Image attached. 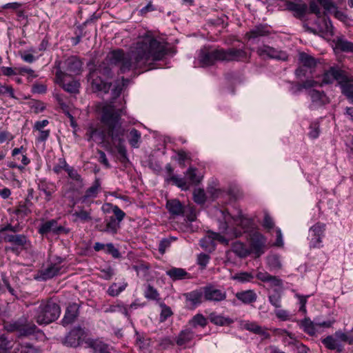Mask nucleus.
<instances>
[{
	"label": "nucleus",
	"mask_w": 353,
	"mask_h": 353,
	"mask_svg": "<svg viewBox=\"0 0 353 353\" xmlns=\"http://www.w3.org/2000/svg\"><path fill=\"white\" fill-rule=\"evenodd\" d=\"M232 250L241 258H245L250 254V251L246 245L239 241H235L232 243Z\"/></svg>",
	"instance_id": "obj_38"
},
{
	"label": "nucleus",
	"mask_w": 353,
	"mask_h": 353,
	"mask_svg": "<svg viewBox=\"0 0 353 353\" xmlns=\"http://www.w3.org/2000/svg\"><path fill=\"white\" fill-rule=\"evenodd\" d=\"M321 5L326 11L331 12L332 9H336V4L332 0H311L309 3V12L321 17Z\"/></svg>",
	"instance_id": "obj_16"
},
{
	"label": "nucleus",
	"mask_w": 353,
	"mask_h": 353,
	"mask_svg": "<svg viewBox=\"0 0 353 353\" xmlns=\"http://www.w3.org/2000/svg\"><path fill=\"white\" fill-rule=\"evenodd\" d=\"M286 10L294 12V16L301 19L305 17L308 10L306 3H297L290 1H285Z\"/></svg>",
	"instance_id": "obj_22"
},
{
	"label": "nucleus",
	"mask_w": 353,
	"mask_h": 353,
	"mask_svg": "<svg viewBox=\"0 0 353 353\" xmlns=\"http://www.w3.org/2000/svg\"><path fill=\"white\" fill-rule=\"evenodd\" d=\"M234 279L241 283L249 282L254 279V276L249 272H243L236 274L234 276Z\"/></svg>",
	"instance_id": "obj_64"
},
{
	"label": "nucleus",
	"mask_w": 353,
	"mask_h": 353,
	"mask_svg": "<svg viewBox=\"0 0 353 353\" xmlns=\"http://www.w3.org/2000/svg\"><path fill=\"white\" fill-rule=\"evenodd\" d=\"M204 301L211 302H221L226 299L227 293L224 289L217 288L213 285L203 287Z\"/></svg>",
	"instance_id": "obj_12"
},
{
	"label": "nucleus",
	"mask_w": 353,
	"mask_h": 353,
	"mask_svg": "<svg viewBox=\"0 0 353 353\" xmlns=\"http://www.w3.org/2000/svg\"><path fill=\"white\" fill-rule=\"evenodd\" d=\"M315 325L316 324L308 317H305L301 321V327L303 328V331L311 336L316 334Z\"/></svg>",
	"instance_id": "obj_45"
},
{
	"label": "nucleus",
	"mask_w": 353,
	"mask_h": 353,
	"mask_svg": "<svg viewBox=\"0 0 353 353\" xmlns=\"http://www.w3.org/2000/svg\"><path fill=\"white\" fill-rule=\"evenodd\" d=\"M208 319L212 323L219 326L229 325L233 323V320L230 317L224 316L215 312H211Z\"/></svg>",
	"instance_id": "obj_35"
},
{
	"label": "nucleus",
	"mask_w": 353,
	"mask_h": 353,
	"mask_svg": "<svg viewBox=\"0 0 353 353\" xmlns=\"http://www.w3.org/2000/svg\"><path fill=\"white\" fill-rule=\"evenodd\" d=\"M246 329L254 334H259L265 339L270 338V334L257 323H249L245 326Z\"/></svg>",
	"instance_id": "obj_46"
},
{
	"label": "nucleus",
	"mask_w": 353,
	"mask_h": 353,
	"mask_svg": "<svg viewBox=\"0 0 353 353\" xmlns=\"http://www.w3.org/2000/svg\"><path fill=\"white\" fill-rule=\"evenodd\" d=\"M12 353H41V352L30 343H18L14 347Z\"/></svg>",
	"instance_id": "obj_39"
},
{
	"label": "nucleus",
	"mask_w": 353,
	"mask_h": 353,
	"mask_svg": "<svg viewBox=\"0 0 353 353\" xmlns=\"http://www.w3.org/2000/svg\"><path fill=\"white\" fill-rule=\"evenodd\" d=\"M174 52L167 43L146 33L131 47L130 52L125 53L122 49L113 50L108 54L105 60L110 65L118 67L119 73L124 74L130 70L147 71L152 68L154 62Z\"/></svg>",
	"instance_id": "obj_1"
},
{
	"label": "nucleus",
	"mask_w": 353,
	"mask_h": 353,
	"mask_svg": "<svg viewBox=\"0 0 353 353\" xmlns=\"http://www.w3.org/2000/svg\"><path fill=\"white\" fill-rule=\"evenodd\" d=\"M250 251L255 257H259L265 252L266 239L263 235L258 232H254L250 234Z\"/></svg>",
	"instance_id": "obj_10"
},
{
	"label": "nucleus",
	"mask_w": 353,
	"mask_h": 353,
	"mask_svg": "<svg viewBox=\"0 0 353 353\" xmlns=\"http://www.w3.org/2000/svg\"><path fill=\"white\" fill-rule=\"evenodd\" d=\"M199 65L202 67L212 65L216 61H222L221 48L212 49L203 47L198 55Z\"/></svg>",
	"instance_id": "obj_7"
},
{
	"label": "nucleus",
	"mask_w": 353,
	"mask_h": 353,
	"mask_svg": "<svg viewBox=\"0 0 353 353\" xmlns=\"http://www.w3.org/2000/svg\"><path fill=\"white\" fill-rule=\"evenodd\" d=\"M223 219L226 225V228L233 221L234 223L237 226H240L243 230V232H248L254 228V221L252 219L245 217L242 214L241 211L239 212L237 215H231L228 210H221Z\"/></svg>",
	"instance_id": "obj_6"
},
{
	"label": "nucleus",
	"mask_w": 353,
	"mask_h": 353,
	"mask_svg": "<svg viewBox=\"0 0 353 353\" xmlns=\"http://www.w3.org/2000/svg\"><path fill=\"white\" fill-rule=\"evenodd\" d=\"M128 140L131 147L138 148L141 142V134L135 128H132L128 135Z\"/></svg>",
	"instance_id": "obj_41"
},
{
	"label": "nucleus",
	"mask_w": 353,
	"mask_h": 353,
	"mask_svg": "<svg viewBox=\"0 0 353 353\" xmlns=\"http://www.w3.org/2000/svg\"><path fill=\"white\" fill-rule=\"evenodd\" d=\"M88 80L91 81L92 88L95 91L108 92L110 84L103 81L97 74V70L91 71L88 74Z\"/></svg>",
	"instance_id": "obj_19"
},
{
	"label": "nucleus",
	"mask_w": 353,
	"mask_h": 353,
	"mask_svg": "<svg viewBox=\"0 0 353 353\" xmlns=\"http://www.w3.org/2000/svg\"><path fill=\"white\" fill-rule=\"evenodd\" d=\"M217 241L222 243H228L226 239L219 233L210 232L208 235L200 241V245L208 248L210 245H214V241Z\"/></svg>",
	"instance_id": "obj_26"
},
{
	"label": "nucleus",
	"mask_w": 353,
	"mask_h": 353,
	"mask_svg": "<svg viewBox=\"0 0 353 353\" xmlns=\"http://www.w3.org/2000/svg\"><path fill=\"white\" fill-rule=\"evenodd\" d=\"M128 82V79L122 77L121 83H119L117 85H115L114 88L112 90V95L114 96V97H117L120 95L123 90V87L126 85Z\"/></svg>",
	"instance_id": "obj_59"
},
{
	"label": "nucleus",
	"mask_w": 353,
	"mask_h": 353,
	"mask_svg": "<svg viewBox=\"0 0 353 353\" xmlns=\"http://www.w3.org/2000/svg\"><path fill=\"white\" fill-rule=\"evenodd\" d=\"M256 276L259 280L268 283L270 287L282 288V280L276 276H272L268 272H259Z\"/></svg>",
	"instance_id": "obj_32"
},
{
	"label": "nucleus",
	"mask_w": 353,
	"mask_h": 353,
	"mask_svg": "<svg viewBox=\"0 0 353 353\" xmlns=\"http://www.w3.org/2000/svg\"><path fill=\"white\" fill-rule=\"evenodd\" d=\"M12 347V342L4 334L0 336V353H6Z\"/></svg>",
	"instance_id": "obj_53"
},
{
	"label": "nucleus",
	"mask_w": 353,
	"mask_h": 353,
	"mask_svg": "<svg viewBox=\"0 0 353 353\" xmlns=\"http://www.w3.org/2000/svg\"><path fill=\"white\" fill-rule=\"evenodd\" d=\"M56 78L63 89L70 94H78L79 92L80 83L74 80L71 74L58 70L56 72Z\"/></svg>",
	"instance_id": "obj_8"
},
{
	"label": "nucleus",
	"mask_w": 353,
	"mask_h": 353,
	"mask_svg": "<svg viewBox=\"0 0 353 353\" xmlns=\"http://www.w3.org/2000/svg\"><path fill=\"white\" fill-rule=\"evenodd\" d=\"M217 241L222 243H228L226 239L219 233L210 232L208 235L200 241V245L208 248L210 245H214V241Z\"/></svg>",
	"instance_id": "obj_27"
},
{
	"label": "nucleus",
	"mask_w": 353,
	"mask_h": 353,
	"mask_svg": "<svg viewBox=\"0 0 353 353\" xmlns=\"http://www.w3.org/2000/svg\"><path fill=\"white\" fill-rule=\"evenodd\" d=\"M183 296L191 306L195 307L203 303L204 300V293L203 288L199 290H195L190 292L183 294Z\"/></svg>",
	"instance_id": "obj_24"
},
{
	"label": "nucleus",
	"mask_w": 353,
	"mask_h": 353,
	"mask_svg": "<svg viewBox=\"0 0 353 353\" xmlns=\"http://www.w3.org/2000/svg\"><path fill=\"white\" fill-rule=\"evenodd\" d=\"M207 324V319L201 314H197L194 315L188 321V325L192 328H196L197 327H205Z\"/></svg>",
	"instance_id": "obj_43"
},
{
	"label": "nucleus",
	"mask_w": 353,
	"mask_h": 353,
	"mask_svg": "<svg viewBox=\"0 0 353 353\" xmlns=\"http://www.w3.org/2000/svg\"><path fill=\"white\" fill-rule=\"evenodd\" d=\"M340 334H345L344 332L339 330L336 331L333 335H329L321 340V343L324 346L330 350H335L337 352H342L344 350V346L341 342L347 343V340H343L339 337Z\"/></svg>",
	"instance_id": "obj_14"
},
{
	"label": "nucleus",
	"mask_w": 353,
	"mask_h": 353,
	"mask_svg": "<svg viewBox=\"0 0 353 353\" xmlns=\"http://www.w3.org/2000/svg\"><path fill=\"white\" fill-rule=\"evenodd\" d=\"M194 337V332L191 328H185L180 332L176 337V343L182 346L190 342Z\"/></svg>",
	"instance_id": "obj_36"
},
{
	"label": "nucleus",
	"mask_w": 353,
	"mask_h": 353,
	"mask_svg": "<svg viewBox=\"0 0 353 353\" xmlns=\"http://www.w3.org/2000/svg\"><path fill=\"white\" fill-rule=\"evenodd\" d=\"M299 59L301 63L308 69L314 68L316 65V59L305 52H301Z\"/></svg>",
	"instance_id": "obj_42"
},
{
	"label": "nucleus",
	"mask_w": 353,
	"mask_h": 353,
	"mask_svg": "<svg viewBox=\"0 0 353 353\" xmlns=\"http://www.w3.org/2000/svg\"><path fill=\"white\" fill-rule=\"evenodd\" d=\"M49 123L47 119L37 121L34 123V129L39 132V136L38 137L39 141H45L50 135V130H44L43 128Z\"/></svg>",
	"instance_id": "obj_37"
},
{
	"label": "nucleus",
	"mask_w": 353,
	"mask_h": 353,
	"mask_svg": "<svg viewBox=\"0 0 353 353\" xmlns=\"http://www.w3.org/2000/svg\"><path fill=\"white\" fill-rule=\"evenodd\" d=\"M68 164L64 159H59V163L53 167V172L57 174H60L63 170L66 172Z\"/></svg>",
	"instance_id": "obj_61"
},
{
	"label": "nucleus",
	"mask_w": 353,
	"mask_h": 353,
	"mask_svg": "<svg viewBox=\"0 0 353 353\" xmlns=\"http://www.w3.org/2000/svg\"><path fill=\"white\" fill-rule=\"evenodd\" d=\"M73 216H76L81 221L84 223L91 221L92 219L90 214V210L87 211L83 209H80L79 210L76 211L73 214Z\"/></svg>",
	"instance_id": "obj_51"
},
{
	"label": "nucleus",
	"mask_w": 353,
	"mask_h": 353,
	"mask_svg": "<svg viewBox=\"0 0 353 353\" xmlns=\"http://www.w3.org/2000/svg\"><path fill=\"white\" fill-rule=\"evenodd\" d=\"M30 161L26 154L21 155V163L22 165H18L14 161H9L7 165L10 168H18L23 170L24 167L30 163Z\"/></svg>",
	"instance_id": "obj_56"
},
{
	"label": "nucleus",
	"mask_w": 353,
	"mask_h": 353,
	"mask_svg": "<svg viewBox=\"0 0 353 353\" xmlns=\"http://www.w3.org/2000/svg\"><path fill=\"white\" fill-rule=\"evenodd\" d=\"M112 208L114 215L105 216L101 224L96 225V228L101 232L115 235L121 229V223L125 216V213L117 205H107Z\"/></svg>",
	"instance_id": "obj_4"
},
{
	"label": "nucleus",
	"mask_w": 353,
	"mask_h": 353,
	"mask_svg": "<svg viewBox=\"0 0 353 353\" xmlns=\"http://www.w3.org/2000/svg\"><path fill=\"white\" fill-rule=\"evenodd\" d=\"M173 345L174 343L169 337L161 338L159 340L158 346L161 350H167Z\"/></svg>",
	"instance_id": "obj_60"
},
{
	"label": "nucleus",
	"mask_w": 353,
	"mask_h": 353,
	"mask_svg": "<svg viewBox=\"0 0 353 353\" xmlns=\"http://www.w3.org/2000/svg\"><path fill=\"white\" fill-rule=\"evenodd\" d=\"M185 174L192 183L198 184L200 183L201 179L197 176L196 168L190 167Z\"/></svg>",
	"instance_id": "obj_54"
},
{
	"label": "nucleus",
	"mask_w": 353,
	"mask_h": 353,
	"mask_svg": "<svg viewBox=\"0 0 353 353\" xmlns=\"http://www.w3.org/2000/svg\"><path fill=\"white\" fill-rule=\"evenodd\" d=\"M57 260V262L51 263L47 268L41 272V276L44 280L52 279L61 273L62 268L61 263L63 260L61 258H58Z\"/></svg>",
	"instance_id": "obj_30"
},
{
	"label": "nucleus",
	"mask_w": 353,
	"mask_h": 353,
	"mask_svg": "<svg viewBox=\"0 0 353 353\" xmlns=\"http://www.w3.org/2000/svg\"><path fill=\"white\" fill-rule=\"evenodd\" d=\"M38 189L45 194L46 201H50L52 197V194L57 191V186L54 183L48 181L43 179L39 180Z\"/></svg>",
	"instance_id": "obj_29"
},
{
	"label": "nucleus",
	"mask_w": 353,
	"mask_h": 353,
	"mask_svg": "<svg viewBox=\"0 0 353 353\" xmlns=\"http://www.w3.org/2000/svg\"><path fill=\"white\" fill-rule=\"evenodd\" d=\"M325 224L318 222L312 226L309 231L310 246L311 248L321 247V239L324 236Z\"/></svg>",
	"instance_id": "obj_13"
},
{
	"label": "nucleus",
	"mask_w": 353,
	"mask_h": 353,
	"mask_svg": "<svg viewBox=\"0 0 353 353\" xmlns=\"http://www.w3.org/2000/svg\"><path fill=\"white\" fill-rule=\"evenodd\" d=\"M307 94L310 97L312 101L310 106V109H315L330 103V99L324 92L312 89L307 92Z\"/></svg>",
	"instance_id": "obj_18"
},
{
	"label": "nucleus",
	"mask_w": 353,
	"mask_h": 353,
	"mask_svg": "<svg viewBox=\"0 0 353 353\" xmlns=\"http://www.w3.org/2000/svg\"><path fill=\"white\" fill-rule=\"evenodd\" d=\"M159 294L157 290L152 285H148L146 291L145 292V296L151 300H157L159 298Z\"/></svg>",
	"instance_id": "obj_63"
},
{
	"label": "nucleus",
	"mask_w": 353,
	"mask_h": 353,
	"mask_svg": "<svg viewBox=\"0 0 353 353\" xmlns=\"http://www.w3.org/2000/svg\"><path fill=\"white\" fill-rule=\"evenodd\" d=\"M105 252L112 255L114 259H119L121 257V253L119 252V250L116 248L114 244L112 243H106V249Z\"/></svg>",
	"instance_id": "obj_58"
},
{
	"label": "nucleus",
	"mask_w": 353,
	"mask_h": 353,
	"mask_svg": "<svg viewBox=\"0 0 353 353\" xmlns=\"http://www.w3.org/2000/svg\"><path fill=\"white\" fill-rule=\"evenodd\" d=\"M235 297L243 304L250 305L256 302L257 294L253 290H247L236 292Z\"/></svg>",
	"instance_id": "obj_31"
},
{
	"label": "nucleus",
	"mask_w": 353,
	"mask_h": 353,
	"mask_svg": "<svg viewBox=\"0 0 353 353\" xmlns=\"http://www.w3.org/2000/svg\"><path fill=\"white\" fill-rule=\"evenodd\" d=\"M66 71L71 74H78L81 72L82 68L81 61L75 57H70L65 61Z\"/></svg>",
	"instance_id": "obj_33"
},
{
	"label": "nucleus",
	"mask_w": 353,
	"mask_h": 353,
	"mask_svg": "<svg viewBox=\"0 0 353 353\" xmlns=\"http://www.w3.org/2000/svg\"><path fill=\"white\" fill-rule=\"evenodd\" d=\"M57 224L56 219H51L42 223L39 228V233L41 235L47 234L50 232H54Z\"/></svg>",
	"instance_id": "obj_44"
},
{
	"label": "nucleus",
	"mask_w": 353,
	"mask_h": 353,
	"mask_svg": "<svg viewBox=\"0 0 353 353\" xmlns=\"http://www.w3.org/2000/svg\"><path fill=\"white\" fill-rule=\"evenodd\" d=\"M0 95L8 96L12 99H17L14 90L11 85L0 83Z\"/></svg>",
	"instance_id": "obj_52"
},
{
	"label": "nucleus",
	"mask_w": 353,
	"mask_h": 353,
	"mask_svg": "<svg viewBox=\"0 0 353 353\" xmlns=\"http://www.w3.org/2000/svg\"><path fill=\"white\" fill-rule=\"evenodd\" d=\"M347 75V74L345 71L337 68L331 67L323 74L322 83L329 84L336 80L341 85L343 81L346 79Z\"/></svg>",
	"instance_id": "obj_15"
},
{
	"label": "nucleus",
	"mask_w": 353,
	"mask_h": 353,
	"mask_svg": "<svg viewBox=\"0 0 353 353\" xmlns=\"http://www.w3.org/2000/svg\"><path fill=\"white\" fill-rule=\"evenodd\" d=\"M222 61L226 62H246L248 61L250 55L241 48H230L228 49L221 48Z\"/></svg>",
	"instance_id": "obj_9"
},
{
	"label": "nucleus",
	"mask_w": 353,
	"mask_h": 353,
	"mask_svg": "<svg viewBox=\"0 0 353 353\" xmlns=\"http://www.w3.org/2000/svg\"><path fill=\"white\" fill-rule=\"evenodd\" d=\"M101 190L100 179L96 178L92 185L85 190V194L80 198L81 203L90 205L93 203V199L97 196Z\"/></svg>",
	"instance_id": "obj_17"
},
{
	"label": "nucleus",
	"mask_w": 353,
	"mask_h": 353,
	"mask_svg": "<svg viewBox=\"0 0 353 353\" xmlns=\"http://www.w3.org/2000/svg\"><path fill=\"white\" fill-rule=\"evenodd\" d=\"M5 242L10 243L21 249H26V245L30 244L28 237L24 234H6L3 237Z\"/></svg>",
	"instance_id": "obj_25"
},
{
	"label": "nucleus",
	"mask_w": 353,
	"mask_h": 353,
	"mask_svg": "<svg viewBox=\"0 0 353 353\" xmlns=\"http://www.w3.org/2000/svg\"><path fill=\"white\" fill-rule=\"evenodd\" d=\"M166 208L174 217L183 216L185 212V206L178 199L168 200L166 203Z\"/></svg>",
	"instance_id": "obj_28"
},
{
	"label": "nucleus",
	"mask_w": 353,
	"mask_h": 353,
	"mask_svg": "<svg viewBox=\"0 0 353 353\" xmlns=\"http://www.w3.org/2000/svg\"><path fill=\"white\" fill-rule=\"evenodd\" d=\"M336 47L337 49L345 52H353V43L343 38L337 39L336 42Z\"/></svg>",
	"instance_id": "obj_47"
},
{
	"label": "nucleus",
	"mask_w": 353,
	"mask_h": 353,
	"mask_svg": "<svg viewBox=\"0 0 353 353\" xmlns=\"http://www.w3.org/2000/svg\"><path fill=\"white\" fill-rule=\"evenodd\" d=\"M127 285V283H124L120 286H118V285L116 283H113L108 288L107 293L110 296H117L125 289Z\"/></svg>",
	"instance_id": "obj_50"
},
{
	"label": "nucleus",
	"mask_w": 353,
	"mask_h": 353,
	"mask_svg": "<svg viewBox=\"0 0 353 353\" xmlns=\"http://www.w3.org/2000/svg\"><path fill=\"white\" fill-rule=\"evenodd\" d=\"M88 345L94 350L95 352L109 353L108 352V345L99 340H92L88 342Z\"/></svg>",
	"instance_id": "obj_48"
},
{
	"label": "nucleus",
	"mask_w": 353,
	"mask_h": 353,
	"mask_svg": "<svg viewBox=\"0 0 353 353\" xmlns=\"http://www.w3.org/2000/svg\"><path fill=\"white\" fill-rule=\"evenodd\" d=\"M173 281L182 280L188 277V273L183 268H172L166 272Z\"/></svg>",
	"instance_id": "obj_40"
},
{
	"label": "nucleus",
	"mask_w": 353,
	"mask_h": 353,
	"mask_svg": "<svg viewBox=\"0 0 353 353\" xmlns=\"http://www.w3.org/2000/svg\"><path fill=\"white\" fill-rule=\"evenodd\" d=\"M165 181L167 182H172L182 190H186L188 188L185 180L183 178H180L176 175L170 176V177H165Z\"/></svg>",
	"instance_id": "obj_49"
},
{
	"label": "nucleus",
	"mask_w": 353,
	"mask_h": 353,
	"mask_svg": "<svg viewBox=\"0 0 353 353\" xmlns=\"http://www.w3.org/2000/svg\"><path fill=\"white\" fill-rule=\"evenodd\" d=\"M136 335V343L140 349H146L150 346V339L149 338H145L138 333Z\"/></svg>",
	"instance_id": "obj_57"
},
{
	"label": "nucleus",
	"mask_w": 353,
	"mask_h": 353,
	"mask_svg": "<svg viewBox=\"0 0 353 353\" xmlns=\"http://www.w3.org/2000/svg\"><path fill=\"white\" fill-rule=\"evenodd\" d=\"M83 334L84 331L81 327H74L65 336L63 343L67 346L77 347L80 344Z\"/></svg>",
	"instance_id": "obj_21"
},
{
	"label": "nucleus",
	"mask_w": 353,
	"mask_h": 353,
	"mask_svg": "<svg viewBox=\"0 0 353 353\" xmlns=\"http://www.w3.org/2000/svg\"><path fill=\"white\" fill-rule=\"evenodd\" d=\"M66 172L68 174V176L72 179V180L82 183V177L78 173L77 170H75L73 167L68 166L67 168Z\"/></svg>",
	"instance_id": "obj_62"
},
{
	"label": "nucleus",
	"mask_w": 353,
	"mask_h": 353,
	"mask_svg": "<svg viewBox=\"0 0 353 353\" xmlns=\"http://www.w3.org/2000/svg\"><path fill=\"white\" fill-rule=\"evenodd\" d=\"M79 305L77 303L69 304L61 321L63 325L66 326L74 323L79 315Z\"/></svg>",
	"instance_id": "obj_23"
},
{
	"label": "nucleus",
	"mask_w": 353,
	"mask_h": 353,
	"mask_svg": "<svg viewBox=\"0 0 353 353\" xmlns=\"http://www.w3.org/2000/svg\"><path fill=\"white\" fill-rule=\"evenodd\" d=\"M340 86L342 93L353 103V77L347 75Z\"/></svg>",
	"instance_id": "obj_34"
},
{
	"label": "nucleus",
	"mask_w": 353,
	"mask_h": 353,
	"mask_svg": "<svg viewBox=\"0 0 353 353\" xmlns=\"http://www.w3.org/2000/svg\"><path fill=\"white\" fill-rule=\"evenodd\" d=\"M61 313L59 305L48 300L42 301L34 310V319L39 325H47L57 320Z\"/></svg>",
	"instance_id": "obj_3"
},
{
	"label": "nucleus",
	"mask_w": 353,
	"mask_h": 353,
	"mask_svg": "<svg viewBox=\"0 0 353 353\" xmlns=\"http://www.w3.org/2000/svg\"><path fill=\"white\" fill-rule=\"evenodd\" d=\"M4 329L8 332H18L19 336H28L38 330L37 325L26 318H20L17 321L6 323Z\"/></svg>",
	"instance_id": "obj_5"
},
{
	"label": "nucleus",
	"mask_w": 353,
	"mask_h": 353,
	"mask_svg": "<svg viewBox=\"0 0 353 353\" xmlns=\"http://www.w3.org/2000/svg\"><path fill=\"white\" fill-rule=\"evenodd\" d=\"M256 53L263 59L268 57L269 59H274L281 61H286L288 59V55L286 52L279 50L268 45H263L258 47L256 48Z\"/></svg>",
	"instance_id": "obj_11"
},
{
	"label": "nucleus",
	"mask_w": 353,
	"mask_h": 353,
	"mask_svg": "<svg viewBox=\"0 0 353 353\" xmlns=\"http://www.w3.org/2000/svg\"><path fill=\"white\" fill-rule=\"evenodd\" d=\"M194 201L198 204H203L206 201L205 193L203 189H196L194 191Z\"/></svg>",
	"instance_id": "obj_55"
},
{
	"label": "nucleus",
	"mask_w": 353,
	"mask_h": 353,
	"mask_svg": "<svg viewBox=\"0 0 353 353\" xmlns=\"http://www.w3.org/2000/svg\"><path fill=\"white\" fill-rule=\"evenodd\" d=\"M125 114V106L118 108L114 101L105 105L102 108L101 122L103 125L90 127L86 132L88 140L100 143L111 142L120 155V161L125 163L128 159L125 146V129L120 123L122 115Z\"/></svg>",
	"instance_id": "obj_2"
},
{
	"label": "nucleus",
	"mask_w": 353,
	"mask_h": 353,
	"mask_svg": "<svg viewBox=\"0 0 353 353\" xmlns=\"http://www.w3.org/2000/svg\"><path fill=\"white\" fill-rule=\"evenodd\" d=\"M270 27L267 24H259L255 26L245 34L249 40H256L261 37H268L270 34Z\"/></svg>",
	"instance_id": "obj_20"
}]
</instances>
